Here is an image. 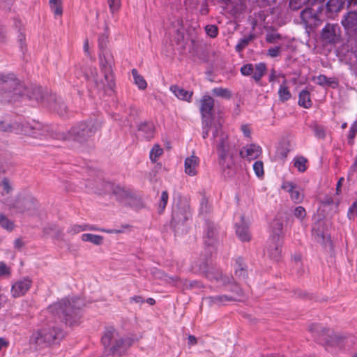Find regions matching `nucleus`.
I'll return each mask as SVG.
<instances>
[{"instance_id": "338daca9", "label": "nucleus", "mask_w": 357, "mask_h": 357, "mask_svg": "<svg viewBox=\"0 0 357 357\" xmlns=\"http://www.w3.org/2000/svg\"><path fill=\"white\" fill-rule=\"evenodd\" d=\"M297 186H296L293 183L289 181L284 182L282 185V188L287 192L289 195L292 194V192H294Z\"/></svg>"}, {"instance_id": "603ef678", "label": "nucleus", "mask_w": 357, "mask_h": 357, "mask_svg": "<svg viewBox=\"0 0 357 357\" xmlns=\"http://www.w3.org/2000/svg\"><path fill=\"white\" fill-rule=\"evenodd\" d=\"M107 2L112 14L118 12L121 6V0H107Z\"/></svg>"}, {"instance_id": "f704fd0d", "label": "nucleus", "mask_w": 357, "mask_h": 357, "mask_svg": "<svg viewBox=\"0 0 357 357\" xmlns=\"http://www.w3.org/2000/svg\"><path fill=\"white\" fill-rule=\"evenodd\" d=\"M81 238L84 242H90L96 245H100L103 243V237L100 235L93 234H84Z\"/></svg>"}, {"instance_id": "3c124183", "label": "nucleus", "mask_w": 357, "mask_h": 357, "mask_svg": "<svg viewBox=\"0 0 357 357\" xmlns=\"http://www.w3.org/2000/svg\"><path fill=\"white\" fill-rule=\"evenodd\" d=\"M282 227L283 225L279 220H274L271 223V228L274 234L273 236L280 237Z\"/></svg>"}, {"instance_id": "9d476101", "label": "nucleus", "mask_w": 357, "mask_h": 357, "mask_svg": "<svg viewBox=\"0 0 357 357\" xmlns=\"http://www.w3.org/2000/svg\"><path fill=\"white\" fill-rule=\"evenodd\" d=\"M109 30L105 27V31L98 37V47L100 49L99 61L101 66L106 72L110 71V67L114 65V57L111 52L107 49L108 43Z\"/></svg>"}, {"instance_id": "9b49d317", "label": "nucleus", "mask_w": 357, "mask_h": 357, "mask_svg": "<svg viewBox=\"0 0 357 357\" xmlns=\"http://www.w3.org/2000/svg\"><path fill=\"white\" fill-rule=\"evenodd\" d=\"M190 215V213L187 206H176L174 208L171 224L176 234H178L180 233L181 227L184 226Z\"/></svg>"}, {"instance_id": "f03ea898", "label": "nucleus", "mask_w": 357, "mask_h": 357, "mask_svg": "<svg viewBox=\"0 0 357 357\" xmlns=\"http://www.w3.org/2000/svg\"><path fill=\"white\" fill-rule=\"evenodd\" d=\"M84 305V301L79 298L62 299L49 307L50 311L58 316L62 321L69 326H75L79 323L81 309Z\"/></svg>"}, {"instance_id": "8fccbe9b", "label": "nucleus", "mask_w": 357, "mask_h": 357, "mask_svg": "<svg viewBox=\"0 0 357 357\" xmlns=\"http://www.w3.org/2000/svg\"><path fill=\"white\" fill-rule=\"evenodd\" d=\"M315 80L317 82V84L320 85V86H325V85L330 86V85H331L333 84H337L336 82H335L334 80H332L331 79L328 78L324 75H320L317 76L315 78Z\"/></svg>"}, {"instance_id": "f8f14e48", "label": "nucleus", "mask_w": 357, "mask_h": 357, "mask_svg": "<svg viewBox=\"0 0 357 357\" xmlns=\"http://www.w3.org/2000/svg\"><path fill=\"white\" fill-rule=\"evenodd\" d=\"M203 238L205 245L208 248H213L219 242L218 227L210 220L206 221Z\"/></svg>"}, {"instance_id": "7c9ffc66", "label": "nucleus", "mask_w": 357, "mask_h": 357, "mask_svg": "<svg viewBox=\"0 0 357 357\" xmlns=\"http://www.w3.org/2000/svg\"><path fill=\"white\" fill-rule=\"evenodd\" d=\"M106 184H113L111 182H107L102 180L96 181V186L93 187L91 185H87L86 187L94 189V192L98 194H112V190H108L106 188Z\"/></svg>"}, {"instance_id": "680f3d73", "label": "nucleus", "mask_w": 357, "mask_h": 357, "mask_svg": "<svg viewBox=\"0 0 357 357\" xmlns=\"http://www.w3.org/2000/svg\"><path fill=\"white\" fill-rule=\"evenodd\" d=\"M205 31L207 35L211 38L216 37L218 33V29L215 25H206L205 27Z\"/></svg>"}, {"instance_id": "e2e57ef3", "label": "nucleus", "mask_w": 357, "mask_h": 357, "mask_svg": "<svg viewBox=\"0 0 357 357\" xmlns=\"http://www.w3.org/2000/svg\"><path fill=\"white\" fill-rule=\"evenodd\" d=\"M294 215L296 218L303 220L306 216V211L303 206H299L295 208Z\"/></svg>"}, {"instance_id": "58836bf2", "label": "nucleus", "mask_w": 357, "mask_h": 357, "mask_svg": "<svg viewBox=\"0 0 357 357\" xmlns=\"http://www.w3.org/2000/svg\"><path fill=\"white\" fill-rule=\"evenodd\" d=\"M132 75L135 84L139 87V89H145L147 86V83L144 77L138 73L136 69L134 68L132 70Z\"/></svg>"}, {"instance_id": "412c9836", "label": "nucleus", "mask_w": 357, "mask_h": 357, "mask_svg": "<svg viewBox=\"0 0 357 357\" xmlns=\"http://www.w3.org/2000/svg\"><path fill=\"white\" fill-rule=\"evenodd\" d=\"M211 281H215L222 285L231 284L232 278L223 275L222 273L217 268L211 267L206 273L204 274Z\"/></svg>"}, {"instance_id": "c85d7f7f", "label": "nucleus", "mask_w": 357, "mask_h": 357, "mask_svg": "<svg viewBox=\"0 0 357 357\" xmlns=\"http://www.w3.org/2000/svg\"><path fill=\"white\" fill-rule=\"evenodd\" d=\"M211 305H222L227 302L237 301V298L227 295H218L206 298Z\"/></svg>"}, {"instance_id": "b1692460", "label": "nucleus", "mask_w": 357, "mask_h": 357, "mask_svg": "<svg viewBox=\"0 0 357 357\" xmlns=\"http://www.w3.org/2000/svg\"><path fill=\"white\" fill-rule=\"evenodd\" d=\"M37 205V201L31 197L19 199L17 202V207L21 212H27L29 214H32L36 211Z\"/></svg>"}, {"instance_id": "ea45409f", "label": "nucleus", "mask_w": 357, "mask_h": 357, "mask_svg": "<svg viewBox=\"0 0 357 357\" xmlns=\"http://www.w3.org/2000/svg\"><path fill=\"white\" fill-rule=\"evenodd\" d=\"M50 7L54 15L61 16L63 13L61 0H50Z\"/></svg>"}, {"instance_id": "052dcab7", "label": "nucleus", "mask_w": 357, "mask_h": 357, "mask_svg": "<svg viewBox=\"0 0 357 357\" xmlns=\"http://www.w3.org/2000/svg\"><path fill=\"white\" fill-rule=\"evenodd\" d=\"M253 169L258 177L264 175V165L261 161H256L253 164Z\"/></svg>"}, {"instance_id": "de8ad7c7", "label": "nucleus", "mask_w": 357, "mask_h": 357, "mask_svg": "<svg viewBox=\"0 0 357 357\" xmlns=\"http://www.w3.org/2000/svg\"><path fill=\"white\" fill-rule=\"evenodd\" d=\"M291 199L296 204L301 203L304 198L302 190L297 187L292 194L290 195Z\"/></svg>"}, {"instance_id": "5fc2aeb1", "label": "nucleus", "mask_w": 357, "mask_h": 357, "mask_svg": "<svg viewBox=\"0 0 357 357\" xmlns=\"http://www.w3.org/2000/svg\"><path fill=\"white\" fill-rule=\"evenodd\" d=\"M160 275L158 276L160 278H162L165 281L169 284H172L174 285H178V283L180 282V278L177 276L169 277L165 274L162 272L158 271V273Z\"/></svg>"}, {"instance_id": "7ed1b4c3", "label": "nucleus", "mask_w": 357, "mask_h": 357, "mask_svg": "<svg viewBox=\"0 0 357 357\" xmlns=\"http://www.w3.org/2000/svg\"><path fill=\"white\" fill-rule=\"evenodd\" d=\"M134 342L132 335H123L112 327L107 328L101 338L105 354L112 356H121Z\"/></svg>"}, {"instance_id": "4d7b16f0", "label": "nucleus", "mask_w": 357, "mask_h": 357, "mask_svg": "<svg viewBox=\"0 0 357 357\" xmlns=\"http://www.w3.org/2000/svg\"><path fill=\"white\" fill-rule=\"evenodd\" d=\"M229 290L234 294L231 296L237 298V301H241V298L243 296V292L237 284L233 283Z\"/></svg>"}, {"instance_id": "c756f323", "label": "nucleus", "mask_w": 357, "mask_h": 357, "mask_svg": "<svg viewBox=\"0 0 357 357\" xmlns=\"http://www.w3.org/2000/svg\"><path fill=\"white\" fill-rule=\"evenodd\" d=\"M235 275L240 280H245L248 276L246 266L242 258L238 257L235 263Z\"/></svg>"}, {"instance_id": "0e129e2a", "label": "nucleus", "mask_w": 357, "mask_h": 357, "mask_svg": "<svg viewBox=\"0 0 357 357\" xmlns=\"http://www.w3.org/2000/svg\"><path fill=\"white\" fill-rule=\"evenodd\" d=\"M281 54V47L275 46L270 47L267 51V55L271 58L279 56Z\"/></svg>"}, {"instance_id": "473e14b6", "label": "nucleus", "mask_w": 357, "mask_h": 357, "mask_svg": "<svg viewBox=\"0 0 357 357\" xmlns=\"http://www.w3.org/2000/svg\"><path fill=\"white\" fill-rule=\"evenodd\" d=\"M139 132L142 133L143 137L149 139L153 137L154 127L151 123H142L138 127Z\"/></svg>"}, {"instance_id": "6e6552de", "label": "nucleus", "mask_w": 357, "mask_h": 357, "mask_svg": "<svg viewBox=\"0 0 357 357\" xmlns=\"http://www.w3.org/2000/svg\"><path fill=\"white\" fill-rule=\"evenodd\" d=\"M106 188L112 190V195L119 202L135 208L144 206L141 197L129 188L115 184H106Z\"/></svg>"}, {"instance_id": "4468645a", "label": "nucleus", "mask_w": 357, "mask_h": 357, "mask_svg": "<svg viewBox=\"0 0 357 357\" xmlns=\"http://www.w3.org/2000/svg\"><path fill=\"white\" fill-rule=\"evenodd\" d=\"M214 100L208 95L204 96L200 100V113L202 120H213Z\"/></svg>"}, {"instance_id": "09e8293b", "label": "nucleus", "mask_w": 357, "mask_h": 357, "mask_svg": "<svg viewBox=\"0 0 357 357\" xmlns=\"http://www.w3.org/2000/svg\"><path fill=\"white\" fill-rule=\"evenodd\" d=\"M282 38V35L275 32L268 33L266 36V41L271 44L278 43Z\"/></svg>"}, {"instance_id": "4be33fe9", "label": "nucleus", "mask_w": 357, "mask_h": 357, "mask_svg": "<svg viewBox=\"0 0 357 357\" xmlns=\"http://www.w3.org/2000/svg\"><path fill=\"white\" fill-rule=\"evenodd\" d=\"M50 93L47 89H43L41 86H35L31 89L29 95L31 99H35L37 102L47 107V103L50 102Z\"/></svg>"}, {"instance_id": "a211bd4d", "label": "nucleus", "mask_w": 357, "mask_h": 357, "mask_svg": "<svg viewBox=\"0 0 357 357\" xmlns=\"http://www.w3.org/2000/svg\"><path fill=\"white\" fill-rule=\"evenodd\" d=\"M32 281L29 278L16 281L12 286L11 293L13 297L17 298L24 295L30 289Z\"/></svg>"}, {"instance_id": "39448f33", "label": "nucleus", "mask_w": 357, "mask_h": 357, "mask_svg": "<svg viewBox=\"0 0 357 357\" xmlns=\"http://www.w3.org/2000/svg\"><path fill=\"white\" fill-rule=\"evenodd\" d=\"M25 89L13 75L0 73V102L16 101L24 93Z\"/></svg>"}, {"instance_id": "20e7f679", "label": "nucleus", "mask_w": 357, "mask_h": 357, "mask_svg": "<svg viewBox=\"0 0 357 357\" xmlns=\"http://www.w3.org/2000/svg\"><path fill=\"white\" fill-rule=\"evenodd\" d=\"M0 131L23 134L40 139L49 135L48 127L38 121L8 123L0 121Z\"/></svg>"}, {"instance_id": "72a5a7b5", "label": "nucleus", "mask_w": 357, "mask_h": 357, "mask_svg": "<svg viewBox=\"0 0 357 357\" xmlns=\"http://www.w3.org/2000/svg\"><path fill=\"white\" fill-rule=\"evenodd\" d=\"M298 105L304 108H310L312 105L310 94L307 90H302L298 96Z\"/></svg>"}, {"instance_id": "aec40b11", "label": "nucleus", "mask_w": 357, "mask_h": 357, "mask_svg": "<svg viewBox=\"0 0 357 357\" xmlns=\"http://www.w3.org/2000/svg\"><path fill=\"white\" fill-rule=\"evenodd\" d=\"M211 281H215L222 285L231 284L232 278L223 275L222 273L217 268L211 267L206 273L204 274Z\"/></svg>"}, {"instance_id": "ddd939ff", "label": "nucleus", "mask_w": 357, "mask_h": 357, "mask_svg": "<svg viewBox=\"0 0 357 357\" xmlns=\"http://www.w3.org/2000/svg\"><path fill=\"white\" fill-rule=\"evenodd\" d=\"M340 33V27L337 24L328 23L321 31V39L328 43H335L339 40Z\"/></svg>"}, {"instance_id": "2f4dec72", "label": "nucleus", "mask_w": 357, "mask_h": 357, "mask_svg": "<svg viewBox=\"0 0 357 357\" xmlns=\"http://www.w3.org/2000/svg\"><path fill=\"white\" fill-rule=\"evenodd\" d=\"M312 236L315 241L322 245H326L328 243H330L329 236L319 228L317 229L315 226L312 228Z\"/></svg>"}, {"instance_id": "6e6d98bb", "label": "nucleus", "mask_w": 357, "mask_h": 357, "mask_svg": "<svg viewBox=\"0 0 357 357\" xmlns=\"http://www.w3.org/2000/svg\"><path fill=\"white\" fill-rule=\"evenodd\" d=\"M0 226L9 231L14 227L13 223L3 214H0Z\"/></svg>"}, {"instance_id": "0eeeda50", "label": "nucleus", "mask_w": 357, "mask_h": 357, "mask_svg": "<svg viewBox=\"0 0 357 357\" xmlns=\"http://www.w3.org/2000/svg\"><path fill=\"white\" fill-rule=\"evenodd\" d=\"M309 331L315 340L319 344H322L326 350L338 346L342 340V337L336 334L333 330L326 328L317 324H310Z\"/></svg>"}, {"instance_id": "f257e3e1", "label": "nucleus", "mask_w": 357, "mask_h": 357, "mask_svg": "<svg viewBox=\"0 0 357 357\" xmlns=\"http://www.w3.org/2000/svg\"><path fill=\"white\" fill-rule=\"evenodd\" d=\"M214 128L213 138L216 147L219 165L225 176L231 177L236 172L235 145L229 140L228 135L222 130L221 124H215Z\"/></svg>"}, {"instance_id": "1a4fd4ad", "label": "nucleus", "mask_w": 357, "mask_h": 357, "mask_svg": "<svg viewBox=\"0 0 357 357\" xmlns=\"http://www.w3.org/2000/svg\"><path fill=\"white\" fill-rule=\"evenodd\" d=\"M112 66H113L110 67V71L108 72V73L100 66L103 77H99L96 68H91L90 74H87L86 77L88 79H91L95 83L98 89L102 90L105 93L112 92L114 91L115 86Z\"/></svg>"}, {"instance_id": "5701e85b", "label": "nucleus", "mask_w": 357, "mask_h": 357, "mask_svg": "<svg viewBox=\"0 0 357 357\" xmlns=\"http://www.w3.org/2000/svg\"><path fill=\"white\" fill-rule=\"evenodd\" d=\"M261 153V147L254 144L243 146L239 153L242 158H245L249 161L257 158Z\"/></svg>"}, {"instance_id": "4c0bfd02", "label": "nucleus", "mask_w": 357, "mask_h": 357, "mask_svg": "<svg viewBox=\"0 0 357 357\" xmlns=\"http://www.w3.org/2000/svg\"><path fill=\"white\" fill-rule=\"evenodd\" d=\"M300 17L303 23L309 24L316 17V14L312 8H306L301 12Z\"/></svg>"}, {"instance_id": "a19ab883", "label": "nucleus", "mask_w": 357, "mask_h": 357, "mask_svg": "<svg viewBox=\"0 0 357 357\" xmlns=\"http://www.w3.org/2000/svg\"><path fill=\"white\" fill-rule=\"evenodd\" d=\"M202 137L206 139L208 136L210 129L214 131V125L220 124V123H215L213 120H202Z\"/></svg>"}, {"instance_id": "a878e982", "label": "nucleus", "mask_w": 357, "mask_h": 357, "mask_svg": "<svg viewBox=\"0 0 357 357\" xmlns=\"http://www.w3.org/2000/svg\"><path fill=\"white\" fill-rule=\"evenodd\" d=\"M199 159L198 157H197L194 155H192L191 156L188 157L185 160V163H184L185 174H187L188 175H189L190 176L197 175V169L199 166Z\"/></svg>"}, {"instance_id": "2eb2a0df", "label": "nucleus", "mask_w": 357, "mask_h": 357, "mask_svg": "<svg viewBox=\"0 0 357 357\" xmlns=\"http://www.w3.org/2000/svg\"><path fill=\"white\" fill-rule=\"evenodd\" d=\"M45 334V328L33 331L29 338L30 344L33 346L36 349H41L49 347Z\"/></svg>"}, {"instance_id": "13d9d810", "label": "nucleus", "mask_w": 357, "mask_h": 357, "mask_svg": "<svg viewBox=\"0 0 357 357\" xmlns=\"http://www.w3.org/2000/svg\"><path fill=\"white\" fill-rule=\"evenodd\" d=\"M168 198L169 196L167 192L163 191L161 194L160 201L158 206L159 213H162L165 210L168 202Z\"/></svg>"}, {"instance_id": "79ce46f5", "label": "nucleus", "mask_w": 357, "mask_h": 357, "mask_svg": "<svg viewBox=\"0 0 357 357\" xmlns=\"http://www.w3.org/2000/svg\"><path fill=\"white\" fill-rule=\"evenodd\" d=\"M206 260L201 259L199 261H195L192 268L195 271H198L202 274H204L206 271L210 268Z\"/></svg>"}, {"instance_id": "e433bc0d", "label": "nucleus", "mask_w": 357, "mask_h": 357, "mask_svg": "<svg viewBox=\"0 0 357 357\" xmlns=\"http://www.w3.org/2000/svg\"><path fill=\"white\" fill-rule=\"evenodd\" d=\"M286 80L284 79L283 83L280 86L278 90L279 99L282 102H285L289 100L291 97V93L287 86Z\"/></svg>"}, {"instance_id": "49530a36", "label": "nucleus", "mask_w": 357, "mask_h": 357, "mask_svg": "<svg viewBox=\"0 0 357 357\" xmlns=\"http://www.w3.org/2000/svg\"><path fill=\"white\" fill-rule=\"evenodd\" d=\"M326 7L330 12L337 13L342 8V3L339 0H329L326 3Z\"/></svg>"}, {"instance_id": "dca6fc26", "label": "nucleus", "mask_w": 357, "mask_h": 357, "mask_svg": "<svg viewBox=\"0 0 357 357\" xmlns=\"http://www.w3.org/2000/svg\"><path fill=\"white\" fill-rule=\"evenodd\" d=\"M44 328L46 333V338L50 346L59 344L64 337V332L59 327L55 326H48Z\"/></svg>"}, {"instance_id": "69168bd1", "label": "nucleus", "mask_w": 357, "mask_h": 357, "mask_svg": "<svg viewBox=\"0 0 357 357\" xmlns=\"http://www.w3.org/2000/svg\"><path fill=\"white\" fill-rule=\"evenodd\" d=\"M254 68L251 63L245 64L241 68V73L244 76H249L253 74Z\"/></svg>"}, {"instance_id": "774afa93", "label": "nucleus", "mask_w": 357, "mask_h": 357, "mask_svg": "<svg viewBox=\"0 0 357 357\" xmlns=\"http://www.w3.org/2000/svg\"><path fill=\"white\" fill-rule=\"evenodd\" d=\"M347 215L350 220L354 219V215L357 216V201L354 202L350 206Z\"/></svg>"}, {"instance_id": "37998d69", "label": "nucleus", "mask_w": 357, "mask_h": 357, "mask_svg": "<svg viewBox=\"0 0 357 357\" xmlns=\"http://www.w3.org/2000/svg\"><path fill=\"white\" fill-rule=\"evenodd\" d=\"M307 160L303 156L296 157L294 160V166L300 172H304L307 169Z\"/></svg>"}, {"instance_id": "a18cd8bd", "label": "nucleus", "mask_w": 357, "mask_h": 357, "mask_svg": "<svg viewBox=\"0 0 357 357\" xmlns=\"http://www.w3.org/2000/svg\"><path fill=\"white\" fill-rule=\"evenodd\" d=\"M162 153L163 149L158 144H155L150 151L151 160L155 162Z\"/></svg>"}, {"instance_id": "c03bdc74", "label": "nucleus", "mask_w": 357, "mask_h": 357, "mask_svg": "<svg viewBox=\"0 0 357 357\" xmlns=\"http://www.w3.org/2000/svg\"><path fill=\"white\" fill-rule=\"evenodd\" d=\"M212 93L218 97H221L227 99L230 98L231 96V91L229 89H224L222 87L214 88L212 90Z\"/></svg>"}, {"instance_id": "cd10ccee", "label": "nucleus", "mask_w": 357, "mask_h": 357, "mask_svg": "<svg viewBox=\"0 0 357 357\" xmlns=\"http://www.w3.org/2000/svg\"><path fill=\"white\" fill-rule=\"evenodd\" d=\"M170 91L176 96L178 99L181 100H185L188 102H190L192 98V96L193 94L192 91H187L183 89L182 87L178 86V85H172L170 86Z\"/></svg>"}, {"instance_id": "f3484780", "label": "nucleus", "mask_w": 357, "mask_h": 357, "mask_svg": "<svg viewBox=\"0 0 357 357\" xmlns=\"http://www.w3.org/2000/svg\"><path fill=\"white\" fill-rule=\"evenodd\" d=\"M341 24L346 31L357 35V10L349 11L344 15Z\"/></svg>"}, {"instance_id": "423d86ee", "label": "nucleus", "mask_w": 357, "mask_h": 357, "mask_svg": "<svg viewBox=\"0 0 357 357\" xmlns=\"http://www.w3.org/2000/svg\"><path fill=\"white\" fill-rule=\"evenodd\" d=\"M100 127L101 123L96 119L81 121L74 125L62 139L83 143L92 137Z\"/></svg>"}, {"instance_id": "bf43d9fd", "label": "nucleus", "mask_w": 357, "mask_h": 357, "mask_svg": "<svg viewBox=\"0 0 357 357\" xmlns=\"http://www.w3.org/2000/svg\"><path fill=\"white\" fill-rule=\"evenodd\" d=\"M305 3V0H289V7L292 10L301 9Z\"/></svg>"}, {"instance_id": "864d4df0", "label": "nucleus", "mask_w": 357, "mask_h": 357, "mask_svg": "<svg viewBox=\"0 0 357 357\" xmlns=\"http://www.w3.org/2000/svg\"><path fill=\"white\" fill-rule=\"evenodd\" d=\"M254 39V36L252 34H250V36L243 38L240 40L236 46V49L237 51H241L243 49H244L251 40Z\"/></svg>"}, {"instance_id": "bb28decb", "label": "nucleus", "mask_w": 357, "mask_h": 357, "mask_svg": "<svg viewBox=\"0 0 357 357\" xmlns=\"http://www.w3.org/2000/svg\"><path fill=\"white\" fill-rule=\"evenodd\" d=\"M236 233L240 240L242 241H249L251 236L248 229V225L243 217L241 218V222L236 225Z\"/></svg>"}, {"instance_id": "c9c22d12", "label": "nucleus", "mask_w": 357, "mask_h": 357, "mask_svg": "<svg viewBox=\"0 0 357 357\" xmlns=\"http://www.w3.org/2000/svg\"><path fill=\"white\" fill-rule=\"evenodd\" d=\"M266 71V66L264 63H259L255 65L252 78L256 82H259Z\"/></svg>"}, {"instance_id": "393cba45", "label": "nucleus", "mask_w": 357, "mask_h": 357, "mask_svg": "<svg viewBox=\"0 0 357 357\" xmlns=\"http://www.w3.org/2000/svg\"><path fill=\"white\" fill-rule=\"evenodd\" d=\"M47 107L53 109L60 116H63L67 113V107L63 100L56 95H50V102L47 103Z\"/></svg>"}, {"instance_id": "6ab92c4d", "label": "nucleus", "mask_w": 357, "mask_h": 357, "mask_svg": "<svg viewBox=\"0 0 357 357\" xmlns=\"http://www.w3.org/2000/svg\"><path fill=\"white\" fill-rule=\"evenodd\" d=\"M268 257L274 260H279L282 255V241L278 236H272L271 241L267 248Z\"/></svg>"}]
</instances>
